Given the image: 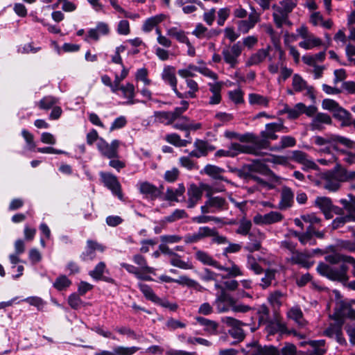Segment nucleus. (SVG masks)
<instances>
[{
    "label": "nucleus",
    "instance_id": "nucleus-1",
    "mask_svg": "<svg viewBox=\"0 0 355 355\" xmlns=\"http://www.w3.org/2000/svg\"><path fill=\"white\" fill-rule=\"evenodd\" d=\"M297 2L293 0H282L278 4H274L272 9L273 21L275 26L280 28L284 25H292V23L288 19L289 14L296 7Z\"/></svg>",
    "mask_w": 355,
    "mask_h": 355
},
{
    "label": "nucleus",
    "instance_id": "nucleus-2",
    "mask_svg": "<svg viewBox=\"0 0 355 355\" xmlns=\"http://www.w3.org/2000/svg\"><path fill=\"white\" fill-rule=\"evenodd\" d=\"M317 271L322 276L326 277L333 281L347 283L349 280V276L347 275L348 268L345 263L336 266L320 263L317 266Z\"/></svg>",
    "mask_w": 355,
    "mask_h": 355
},
{
    "label": "nucleus",
    "instance_id": "nucleus-3",
    "mask_svg": "<svg viewBox=\"0 0 355 355\" xmlns=\"http://www.w3.org/2000/svg\"><path fill=\"white\" fill-rule=\"evenodd\" d=\"M137 286L147 300L159 305L163 308L168 309L171 311H175L178 309V305L177 303L171 302L166 298L159 297L150 286L144 283L139 282L137 284Z\"/></svg>",
    "mask_w": 355,
    "mask_h": 355
},
{
    "label": "nucleus",
    "instance_id": "nucleus-4",
    "mask_svg": "<svg viewBox=\"0 0 355 355\" xmlns=\"http://www.w3.org/2000/svg\"><path fill=\"white\" fill-rule=\"evenodd\" d=\"M286 128L284 126L282 122H274L267 123L265 127V130L261 132V136L263 140L258 143L259 153L260 154V149L266 148L268 146V140H276L278 136L276 135L277 132H285Z\"/></svg>",
    "mask_w": 355,
    "mask_h": 355
},
{
    "label": "nucleus",
    "instance_id": "nucleus-5",
    "mask_svg": "<svg viewBox=\"0 0 355 355\" xmlns=\"http://www.w3.org/2000/svg\"><path fill=\"white\" fill-rule=\"evenodd\" d=\"M349 199H340V202L347 211L348 216L337 217L332 222L333 229H337L343 226L347 220H355V196L348 194Z\"/></svg>",
    "mask_w": 355,
    "mask_h": 355
},
{
    "label": "nucleus",
    "instance_id": "nucleus-6",
    "mask_svg": "<svg viewBox=\"0 0 355 355\" xmlns=\"http://www.w3.org/2000/svg\"><path fill=\"white\" fill-rule=\"evenodd\" d=\"M343 169L339 168L333 171L323 174V187L332 192L338 191L340 187V183L345 182Z\"/></svg>",
    "mask_w": 355,
    "mask_h": 355
},
{
    "label": "nucleus",
    "instance_id": "nucleus-7",
    "mask_svg": "<svg viewBox=\"0 0 355 355\" xmlns=\"http://www.w3.org/2000/svg\"><path fill=\"white\" fill-rule=\"evenodd\" d=\"M243 51V46L241 42H237L232 45L226 46L223 49L222 55L225 62L231 68H235L239 64V58Z\"/></svg>",
    "mask_w": 355,
    "mask_h": 355
},
{
    "label": "nucleus",
    "instance_id": "nucleus-8",
    "mask_svg": "<svg viewBox=\"0 0 355 355\" xmlns=\"http://www.w3.org/2000/svg\"><path fill=\"white\" fill-rule=\"evenodd\" d=\"M207 197L208 199L205 201V205L200 207L203 214L216 213L227 209L228 204L224 198L209 195H207Z\"/></svg>",
    "mask_w": 355,
    "mask_h": 355
},
{
    "label": "nucleus",
    "instance_id": "nucleus-9",
    "mask_svg": "<svg viewBox=\"0 0 355 355\" xmlns=\"http://www.w3.org/2000/svg\"><path fill=\"white\" fill-rule=\"evenodd\" d=\"M322 107L324 110L333 112L335 118L343 121V124H347L350 121V113L333 99H324Z\"/></svg>",
    "mask_w": 355,
    "mask_h": 355
},
{
    "label": "nucleus",
    "instance_id": "nucleus-10",
    "mask_svg": "<svg viewBox=\"0 0 355 355\" xmlns=\"http://www.w3.org/2000/svg\"><path fill=\"white\" fill-rule=\"evenodd\" d=\"M120 141L114 139L110 144L107 142L103 138H100L96 144L97 148L101 155L106 158H119V148Z\"/></svg>",
    "mask_w": 355,
    "mask_h": 355
},
{
    "label": "nucleus",
    "instance_id": "nucleus-11",
    "mask_svg": "<svg viewBox=\"0 0 355 355\" xmlns=\"http://www.w3.org/2000/svg\"><path fill=\"white\" fill-rule=\"evenodd\" d=\"M99 175L103 185L110 190L113 195L116 196L119 199L122 200L123 196L121 185L117 177L110 173L103 171L100 172Z\"/></svg>",
    "mask_w": 355,
    "mask_h": 355
},
{
    "label": "nucleus",
    "instance_id": "nucleus-12",
    "mask_svg": "<svg viewBox=\"0 0 355 355\" xmlns=\"http://www.w3.org/2000/svg\"><path fill=\"white\" fill-rule=\"evenodd\" d=\"M313 142L315 145L320 146L330 145L335 150H337L336 144L338 143L343 146H349L352 144V140L337 135H329L325 137L315 136L313 137Z\"/></svg>",
    "mask_w": 355,
    "mask_h": 355
},
{
    "label": "nucleus",
    "instance_id": "nucleus-13",
    "mask_svg": "<svg viewBox=\"0 0 355 355\" xmlns=\"http://www.w3.org/2000/svg\"><path fill=\"white\" fill-rule=\"evenodd\" d=\"M222 321L231 327L228 330V334L237 342H241L245 338V333L241 328V326L244 325L243 322L232 317H225Z\"/></svg>",
    "mask_w": 355,
    "mask_h": 355
},
{
    "label": "nucleus",
    "instance_id": "nucleus-14",
    "mask_svg": "<svg viewBox=\"0 0 355 355\" xmlns=\"http://www.w3.org/2000/svg\"><path fill=\"white\" fill-rule=\"evenodd\" d=\"M283 219L284 216L282 214L277 211H272L263 215L257 214L253 218V222L259 225H268L279 223Z\"/></svg>",
    "mask_w": 355,
    "mask_h": 355
},
{
    "label": "nucleus",
    "instance_id": "nucleus-15",
    "mask_svg": "<svg viewBox=\"0 0 355 355\" xmlns=\"http://www.w3.org/2000/svg\"><path fill=\"white\" fill-rule=\"evenodd\" d=\"M232 300L233 297L224 289H222L221 292L216 295L214 304L218 313H226L231 309Z\"/></svg>",
    "mask_w": 355,
    "mask_h": 355
},
{
    "label": "nucleus",
    "instance_id": "nucleus-16",
    "mask_svg": "<svg viewBox=\"0 0 355 355\" xmlns=\"http://www.w3.org/2000/svg\"><path fill=\"white\" fill-rule=\"evenodd\" d=\"M105 249V247L104 245L95 241L89 239L87 241L85 250L81 253L80 257L83 261H92L96 258V250L103 252Z\"/></svg>",
    "mask_w": 355,
    "mask_h": 355
},
{
    "label": "nucleus",
    "instance_id": "nucleus-17",
    "mask_svg": "<svg viewBox=\"0 0 355 355\" xmlns=\"http://www.w3.org/2000/svg\"><path fill=\"white\" fill-rule=\"evenodd\" d=\"M137 187L142 195L151 200L159 198L162 194V191L159 188L147 181L139 182Z\"/></svg>",
    "mask_w": 355,
    "mask_h": 355
},
{
    "label": "nucleus",
    "instance_id": "nucleus-18",
    "mask_svg": "<svg viewBox=\"0 0 355 355\" xmlns=\"http://www.w3.org/2000/svg\"><path fill=\"white\" fill-rule=\"evenodd\" d=\"M214 232L211 230V228L207 226L200 227L196 232L185 235L184 237V241L187 244L195 243L205 238L214 235Z\"/></svg>",
    "mask_w": 355,
    "mask_h": 355
},
{
    "label": "nucleus",
    "instance_id": "nucleus-19",
    "mask_svg": "<svg viewBox=\"0 0 355 355\" xmlns=\"http://www.w3.org/2000/svg\"><path fill=\"white\" fill-rule=\"evenodd\" d=\"M200 188H210L209 186L207 184H202L201 187H198L195 184H192L188 188L187 195H188V200H187V207L193 208L196 204L200 201L202 196V191Z\"/></svg>",
    "mask_w": 355,
    "mask_h": 355
},
{
    "label": "nucleus",
    "instance_id": "nucleus-20",
    "mask_svg": "<svg viewBox=\"0 0 355 355\" xmlns=\"http://www.w3.org/2000/svg\"><path fill=\"white\" fill-rule=\"evenodd\" d=\"M332 123L331 116L322 112L317 113L311 120L310 128L311 130L321 131L324 129L326 125H330Z\"/></svg>",
    "mask_w": 355,
    "mask_h": 355
},
{
    "label": "nucleus",
    "instance_id": "nucleus-21",
    "mask_svg": "<svg viewBox=\"0 0 355 355\" xmlns=\"http://www.w3.org/2000/svg\"><path fill=\"white\" fill-rule=\"evenodd\" d=\"M119 90L121 91L123 94V96L127 99V101L123 103L125 105H134L135 103H146L145 101L135 99V89L133 84L130 83H127L124 85H121L119 88Z\"/></svg>",
    "mask_w": 355,
    "mask_h": 355
},
{
    "label": "nucleus",
    "instance_id": "nucleus-22",
    "mask_svg": "<svg viewBox=\"0 0 355 355\" xmlns=\"http://www.w3.org/2000/svg\"><path fill=\"white\" fill-rule=\"evenodd\" d=\"M270 49L271 47L270 46H268L266 49H259L249 58L246 62V65L248 67L257 65L263 62L266 58H268L269 61H271L272 58L269 56Z\"/></svg>",
    "mask_w": 355,
    "mask_h": 355
},
{
    "label": "nucleus",
    "instance_id": "nucleus-23",
    "mask_svg": "<svg viewBox=\"0 0 355 355\" xmlns=\"http://www.w3.org/2000/svg\"><path fill=\"white\" fill-rule=\"evenodd\" d=\"M109 33L110 28L107 24L98 22L96 28H91L88 31L85 40L88 41L89 39H91L94 41H98L101 35H107Z\"/></svg>",
    "mask_w": 355,
    "mask_h": 355
},
{
    "label": "nucleus",
    "instance_id": "nucleus-24",
    "mask_svg": "<svg viewBox=\"0 0 355 355\" xmlns=\"http://www.w3.org/2000/svg\"><path fill=\"white\" fill-rule=\"evenodd\" d=\"M294 202V193L292 189L288 187H284L281 192V200L278 208L282 210L291 207Z\"/></svg>",
    "mask_w": 355,
    "mask_h": 355
},
{
    "label": "nucleus",
    "instance_id": "nucleus-25",
    "mask_svg": "<svg viewBox=\"0 0 355 355\" xmlns=\"http://www.w3.org/2000/svg\"><path fill=\"white\" fill-rule=\"evenodd\" d=\"M315 205L322 211L327 219H330L333 217L331 213L334 205L329 198L318 197L315 200Z\"/></svg>",
    "mask_w": 355,
    "mask_h": 355
},
{
    "label": "nucleus",
    "instance_id": "nucleus-26",
    "mask_svg": "<svg viewBox=\"0 0 355 355\" xmlns=\"http://www.w3.org/2000/svg\"><path fill=\"white\" fill-rule=\"evenodd\" d=\"M139 349L137 347L117 346L113 351L101 350L97 352L94 355H132Z\"/></svg>",
    "mask_w": 355,
    "mask_h": 355
},
{
    "label": "nucleus",
    "instance_id": "nucleus-27",
    "mask_svg": "<svg viewBox=\"0 0 355 355\" xmlns=\"http://www.w3.org/2000/svg\"><path fill=\"white\" fill-rule=\"evenodd\" d=\"M167 18L165 14L161 13L147 18L141 27V30L144 33H150L154 28H157V25L164 21Z\"/></svg>",
    "mask_w": 355,
    "mask_h": 355
},
{
    "label": "nucleus",
    "instance_id": "nucleus-28",
    "mask_svg": "<svg viewBox=\"0 0 355 355\" xmlns=\"http://www.w3.org/2000/svg\"><path fill=\"white\" fill-rule=\"evenodd\" d=\"M223 85V82L209 83L208 86L212 95L209 97V105H218L221 101V89Z\"/></svg>",
    "mask_w": 355,
    "mask_h": 355
},
{
    "label": "nucleus",
    "instance_id": "nucleus-29",
    "mask_svg": "<svg viewBox=\"0 0 355 355\" xmlns=\"http://www.w3.org/2000/svg\"><path fill=\"white\" fill-rule=\"evenodd\" d=\"M259 21V16L255 11H254L249 15L248 19L242 20L239 22V31L242 33L245 34L248 33V31L252 29Z\"/></svg>",
    "mask_w": 355,
    "mask_h": 355
},
{
    "label": "nucleus",
    "instance_id": "nucleus-30",
    "mask_svg": "<svg viewBox=\"0 0 355 355\" xmlns=\"http://www.w3.org/2000/svg\"><path fill=\"white\" fill-rule=\"evenodd\" d=\"M309 21L314 26H320L327 29H330L333 26L331 19L324 20L320 12H312L310 15Z\"/></svg>",
    "mask_w": 355,
    "mask_h": 355
},
{
    "label": "nucleus",
    "instance_id": "nucleus-31",
    "mask_svg": "<svg viewBox=\"0 0 355 355\" xmlns=\"http://www.w3.org/2000/svg\"><path fill=\"white\" fill-rule=\"evenodd\" d=\"M228 151L232 153L231 157L238 155L241 153H245L254 155H259V150L251 146H242L238 143H232L228 147Z\"/></svg>",
    "mask_w": 355,
    "mask_h": 355
},
{
    "label": "nucleus",
    "instance_id": "nucleus-32",
    "mask_svg": "<svg viewBox=\"0 0 355 355\" xmlns=\"http://www.w3.org/2000/svg\"><path fill=\"white\" fill-rule=\"evenodd\" d=\"M306 344H308L312 348V351L311 352L310 355H324L327 352L324 340H310L306 342H302L300 345L304 346Z\"/></svg>",
    "mask_w": 355,
    "mask_h": 355
},
{
    "label": "nucleus",
    "instance_id": "nucleus-33",
    "mask_svg": "<svg viewBox=\"0 0 355 355\" xmlns=\"http://www.w3.org/2000/svg\"><path fill=\"white\" fill-rule=\"evenodd\" d=\"M252 224L251 220L246 219L245 218H243L239 222V227L236 232L243 236L248 235L249 240H252V237L256 236V234L255 232H250L252 228Z\"/></svg>",
    "mask_w": 355,
    "mask_h": 355
},
{
    "label": "nucleus",
    "instance_id": "nucleus-34",
    "mask_svg": "<svg viewBox=\"0 0 355 355\" xmlns=\"http://www.w3.org/2000/svg\"><path fill=\"white\" fill-rule=\"evenodd\" d=\"M288 317L294 320L295 322L300 327H304L306 325L307 322L304 318L303 313L300 307H292L287 313Z\"/></svg>",
    "mask_w": 355,
    "mask_h": 355
},
{
    "label": "nucleus",
    "instance_id": "nucleus-35",
    "mask_svg": "<svg viewBox=\"0 0 355 355\" xmlns=\"http://www.w3.org/2000/svg\"><path fill=\"white\" fill-rule=\"evenodd\" d=\"M255 234L256 236L252 237V240H250L245 247V249L250 252L259 251L261 248V243L265 238V234L259 230L255 232Z\"/></svg>",
    "mask_w": 355,
    "mask_h": 355
},
{
    "label": "nucleus",
    "instance_id": "nucleus-36",
    "mask_svg": "<svg viewBox=\"0 0 355 355\" xmlns=\"http://www.w3.org/2000/svg\"><path fill=\"white\" fill-rule=\"evenodd\" d=\"M185 192L184 185L181 183L177 188L168 187L166 189L165 199L169 201H179V198Z\"/></svg>",
    "mask_w": 355,
    "mask_h": 355
},
{
    "label": "nucleus",
    "instance_id": "nucleus-37",
    "mask_svg": "<svg viewBox=\"0 0 355 355\" xmlns=\"http://www.w3.org/2000/svg\"><path fill=\"white\" fill-rule=\"evenodd\" d=\"M166 35L169 37H175L180 43L186 44L188 46H191V43L185 32L177 27L167 28Z\"/></svg>",
    "mask_w": 355,
    "mask_h": 355
},
{
    "label": "nucleus",
    "instance_id": "nucleus-38",
    "mask_svg": "<svg viewBox=\"0 0 355 355\" xmlns=\"http://www.w3.org/2000/svg\"><path fill=\"white\" fill-rule=\"evenodd\" d=\"M132 260L135 264L139 266L138 268L141 272L155 274V269L148 266L147 261L143 255L140 254H135Z\"/></svg>",
    "mask_w": 355,
    "mask_h": 355
},
{
    "label": "nucleus",
    "instance_id": "nucleus-39",
    "mask_svg": "<svg viewBox=\"0 0 355 355\" xmlns=\"http://www.w3.org/2000/svg\"><path fill=\"white\" fill-rule=\"evenodd\" d=\"M195 257L204 265L213 266L217 269L218 268L220 263L206 252L198 250L195 253Z\"/></svg>",
    "mask_w": 355,
    "mask_h": 355
},
{
    "label": "nucleus",
    "instance_id": "nucleus-40",
    "mask_svg": "<svg viewBox=\"0 0 355 355\" xmlns=\"http://www.w3.org/2000/svg\"><path fill=\"white\" fill-rule=\"evenodd\" d=\"M322 44V41L320 38L315 37L313 34L311 33L306 38L299 43L300 47L305 49L310 50L315 47L320 46Z\"/></svg>",
    "mask_w": 355,
    "mask_h": 355
},
{
    "label": "nucleus",
    "instance_id": "nucleus-41",
    "mask_svg": "<svg viewBox=\"0 0 355 355\" xmlns=\"http://www.w3.org/2000/svg\"><path fill=\"white\" fill-rule=\"evenodd\" d=\"M248 347H257L258 355H280L279 350L272 345H265L263 347L259 345L256 342L248 345Z\"/></svg>",
    "mask_w": 355,
    "mask_h": 355
},
{
    "label": "nucleus",
    "instance_id": "nucleus-42",
    "mask_svg": "<svg viewBox=\"0 0 355 355\" xmlns=\"http://www.w3.org/2000/svg\"><path fill=\"white\" fill-rule=\"evenodd\" d=\"M192 34L198 38H210L212 36L218 35L219 32L216 30L209 31L202 24H198L196 28L193 31Z\"/></svg>",
    "mask_w": 355,
    "mask_h": 355
},
{
    "label": "nucleus",
    "instance_id": "nucleus-43",
    "mask_svg": "<svg viewBox=\"0 0 355 355\" xmlns=\"http://www.w3.org/2000/svg\"><path fill=\"white\" fill-rule=\"evenodd\" d=\"M196 320L205 327L204 330L210 334H216L218 324L214 320L203 317H196Z\"/></svg>",
    "mask_w": 355,
    "mask_h": 355
},
{
    "label": "nucleus",
    "instance_id": "nucleus-44",
    "mask_svg": "<svg viewBox=\"0 0 355 355\" xmlns=\"http://www.w3.org/2000/svg\"><path fill=\"white\" fill-rule=\"evenodd\" d=\"M162 78L164 81L172 87V89H175V86H177V78L174 73V69L171 67H166L164 69Z\"/></svg>",
    "mask_w": 355,
    "mask_h": 355
},
{
    "label": "nucleus",
    "instance_id": "nucleus-45",
    "mask_svg": "<svg viewBox=\"0 0 355 355\" xmlns=\"http://www.w3.org/2000/svg\"><path fill=\"white\" fill-rule=\"evenodd\" d=\"M120 266L121 268H125L129 273L134 275L139 279L144 281H153V279L150 276L143 275L139 271V268L134 266L133 265L126 263H121Z\"/></svg>",
    "mask_w": 355,
    "mask_h": 355
},
{
    "label": "nucleus",
    "instance_id": "nucleus-46",
    "mask_svg": "<svg viewBox=\"0 0 355 355\" xmlns=\"http://www.w3.org/2000/svg\"><path fill=\"white\" fill-rule=\"evenodd\" d=\"M347 150H340L339 152L343 155V161L349 164H355V142L352 141V144L345 146Z\"/></svg>",
    "mask_w": 355,
    "mask_h": 355
},
{
    "label": "nucleus",
    "instance_id": "nucleus-47",
    "mask_svg": "<svg viewBox=\"0 0 355 355\" xmlns=\"http://www.w3.org/2000/svg\"><path fill=\"white\" fill-rule=\"evenodd\" d=\"M284 299V294L279 291H275L270 293L268 297V300L270 304L275 310L282 306Z\"/></svg>",
    "mask_w": 355,
    "mask_h": 355
},
{
    "label": "nucleus",
    "instance_id": "nucleus-48",
    "mask_svg": "<svg viewBox=\"0 0 355 355\" xmlns=\"http://www.w3.org/2000/svg\"><path fill=\"white\" fill-rule=\"evenodd\" d=\"M165 140L168 143H169L176 147H184V146H187V144L191 143L190 140L182 139L180 138V135H178L176 133H171V134L166 135L165 136Z\"/></svg>",
    "mask_w": 355,
    "mask_h": 355
},
{
    "label": "nucleus",
    "instance_id": "nucleus-49",
    "mask_svg": "<svg viewBox=\"0 0 355 355\" xmlns=\"http://www.w3.org/2000/svg\"><path fill=\"white\" fill-rule=\"evenodd\" d=\"M219 270L225 271L227 272V276L223 277H235L238 276L243 275V271L241 270L240 267L235 264L234 262L232 263L230 267H225L219 264L218 268Z\"/></svg>",
    "mask_w": 355,
    "mask_h": 355
},
{
    "label": "nucleus",
    "instance_id": "nucleus-50",
    "mask_svg": "<svg viewBox=\"0 0 355 355\" xmlns=\"http://www.w3.org/2000/svg\"><path fill=\"white\" fill-rule=\"evenodd\" d=\"M170 263L175 267L184 270H189L193 268L192 263L189 261H184L180 259V256L175 253L170 259Z\"/></svg>",
    "mask_w": 355,
    "mask_h": 355
},
{
    "label": "nucleus",
    "instance_id": "nucleus-51",
    "mask_svg": "<svg viewBox=\"0 0 355 355\" xmlns=\"http://www.w3.org/2000/svg\"><path fill=\"white\" fill-rule=\"evenodd\" d=\"M308 85L307 82L298 73L293 76L292 87L295 92H301Z\"/></svg>",
    "mask_w": 355,
    "mask_h": 355
},
{
    "label": "nucleus",
    "instance_id": "nucleus-52",
    "mask_svg": "<svg viewBox=\"0 0 355 355\" xmlns=\"http://www.w3.org/2000/svg\"><path fill=\"white\" fill-rule=\"evenodd\" d=\"M204 172L207 175L215 179L223 180L221 173L224 172V169L211 164H207L204 168Z\"/></svg>",
    "mask_w": 355,
    "mask_h": 355
},
{
    "label": "nucleus",
    "instance_id": "nucleus-53",
    "mask_svg": "<svg viewBox=\"0 0 355 355\" xmlns=\"http://www.w3.org/2000/svg\"><path fill=\"white\" fill-rule=\"evenodd\" d=\"M246 267L248 269L253 271L256 275H261L263 272L262 267L252 254H248L247 256Z\"/></svg>",
    "mask_w": 355,
    "mask_h": 355
},
{
    "label": "nucleus",
    "instance_id": "nucleus-54",
    "mask_svg": "<svg viewBox=\"0 0 355 355\" xmlns=\"http://www.w3.org/2000/svg\"><path fill=\"white\" fill-rule=\"evenodd\" d=\"M268 98L266 96L254 93L249 94V103L250 105H258L266 107L268 106Z\"/></svg>",
    "mask_w": 355,
    "mask_h": 355
},
{
    "label": "nucleus",
    "instance_id": "nucleus-55",
    "mask_svg": "<svg viewBox=\"0 0 355 355\" xmlns=\"http://www.w3.org/2000/svg\"><path fill=\"white\" fill-rule=\"evenodd\" d=\"M105 271L107 272L106 265L105 262L101 261L95 266L94 270L89 272V275L92 279L98 281L102 278V276Z\"/></svg>",
    "mask_w": 355,
    "mask_h": 355
},
{
    "label": "nucleus",
    "instance_id": "nucleus-56",
    "mask_svg": "<svg viewBox=\"0 0 355 355\" xmlns=\"http://www.w3.org/2000/svg\"><path fill=\"white\" fill-rule=\"evenodd\" d=\"M296 140L291 136H283L281 137L280 145L271 148L272 150H280L288 147L295 146Z\"/></svg>",
    "mask_w": 355,
    "mask_h": 355
},
{
    "label": "nucleus",
    "instance_id": "nucleus-57",
    "mask_svg": "<svg viewBox=\"0 0 355 355\" xmlns=\"http://www.w3.org/2000/svg\"><path fill=\"white\" fill-rule=\"evenodd\" d=\"M349 256L343 255L339 253H334L331 254L327 255L325 257V260L328 262L329 266H336V264L343 262L347 263V258Z\"/></svg>",
    "mask_w": 355,
    "mask_h": 355
},
{
    "label": "nucleus",
    "instance_id": "nucleus-58",
    "mask_svg": "<svg viewBox=\"0 0 355 355\" xmlns=\"http://www.w3.org/2000/svg\"><path fill=\"white\" fill-rule=\"evenodd\" d=\"M276 270L274 269H267L264 271V277L261 279L260 286L263 288H266L271 285L272 282L275 278Z\"/></svg>",
    "mask_w": 355,
    "mask_h": 355
},
{
    "label": "nucleus",
    "instance_id": "nucleus-59",
    "mask_svg": "<svg viewBox=\"0 0 355 355\" xmlns=\"http://www.w3.org/2000/svg\"><path fill=\"white\" fill-rule=\"evenodd\" d=\"M58 103V100L51 96H45L42 98L39 103L38 106L41 110H49Z\"/></svg>",
    "mask_w": 355,
    "mask_h": 355
},
{
    "label": "nucleus",
    "instance_id": "nucleus-60",
    "mask_svg": "<svg viewBox=\"0 0 355 355\" xmlns=\"http://www.w3.org/2000/svg\"><path fill=\"white\" fill-rule=\"evenodd\" d=\"M179 164L182 167L187 168L189 171L198 169V166L197 163L193 161L189 156H182L179 159Z\"/></svg>",
    "mask_w": 355,
    "mask_h": 355
},
{
    "label": "nucleus",
    "instance_id": "nucleus-61",
    "mask_svg": "<svg viewBox=\"0 0 355 355\" xmlns=\"http://www.w3.org/2000/svg\"><path fill=\"white\" fill-rule=\"evenodd\" d=\"M219 275L210 269L205 268L200 274V278L204 282H218Z\"/></svg>",
    "mask_w": 355,
    "mask_h": 355
},
{
    "label": "nucleus",
    "instance_id": "nucleus-62",
    "mask_svg": "<svg viewBox=\"0 0 355 355\" xmlns=\"http://www.w3.org/2000/svg\"><path fill=\"white\" fill-rule=\"evenodd\" d=\"M307 256L302 252L295 250L291 257V261L293 263L301 264L304 267H308L306 261Z\"/></svg>",
    "mask_w": 355,
    "mask_h": 355
},
{
    "label": "nucleus",
    "instance_id": "nucleus-63",
    "mask_svg": "<svg viewBox=\"0 0 355 355\" xmlns=\"http://www.w3.org/2000/svg\"><path fill=\"white\" fill-rule=\"evenodd\" d=\"M71 284V282L65 275H62L55 279L53 286L58 291H62L68 288Z\"/></svg>",
    "mask_w": 355,
    "mask_h": 355
},
{
    "label": "nucleus",
    "instance_id": "nucleus-64",
    "mask_svg": "<svg viewBox=\"0 0 355 355\" xmlns=\"http://www.w3.org/2000/svg\"><path fill=\"white\" fill-rule=\"evenodd\" d=\"M186 217H187V214L184 209H177L171 215L166 216L164 220L168 223H173Z\"/></svg>",
    "mask_w": 355,
    "mask_h": 355
}]
</instances>
